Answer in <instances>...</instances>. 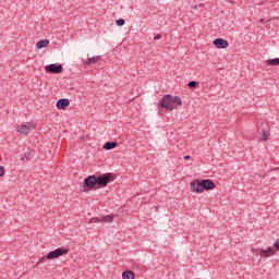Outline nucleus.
<instances>
[{"label":"nucleus","instance_id":"obj_15","mask_svg":"<svg viewBox=\"0 0 279 279\" xmlns=\"http://www.w3.org/2000/svg\"><path fill=\"white\" fill-rule=\"evenodd\" d=\"M122 278L123 279H134L135 278V274L132 270H126V271H123Z\"/></svg>","mask_w":279,"mask_h":279},{"label":"nucleus","instance_id":"obj_24","mask_svg":"<svg viewBox=\"0 0 279 279\" xmlns=\"http://www.w3.org/2000/svg\"><path fill=\"white\" fill-rule=\"evenodd\" d=\"M275 248H277V251H279V238L277 240H275Z\"/></svg>","mask_w":279,"mask_h":279},{"label":"nucleus","instance_id":"obj_9","mask_svg":"<svg viewBox=\"0 0 279 279\" xmlns=\"http://www.w3.org/2000/svg\"><path fill=\"white\" fill-rule=\"evenodd\" d=\"M214 45L218 48V49H227L229 46L228 40L223 39V38H217L214 40Z\"/></svg>","mask_w":279,"mask_h":279},{"label":"nucleus","instance_id":"obj_14","mask_svg":"<svg viewBox=\"0 0 279 279\" xmlns=\"http://www.w3.org/2000/svg\"><path fill=\"white\" fill-rule=\"evenodd\" d=\"M117 146H118V143H117V142H107V143L104 145V149H106V150H111V149H114Z\"/></svg>","mask_w":279,"mask_h":279},{"label":"nucleus","instance_id":"obj_8","mask_svg":"<svg viewBox=\"0 0 279 279\" xmlns=\"http://www.w3.org/2000/svg\"><path fill=\"white\" fill-rule=\"evenodd\" d=\"M275 254H276V250L272 248L271 246H268L267 248L259 250V256H262V257H269V255L274 256Z\"/></svg>","mask_w":279,"mask_h":279},{"label":"nucleus","instance_id":"obj_16","mask_svg":"<svg viewBox=\"0 0 279 279\" xmlns=\"http://www.w3.org/2000/svg\"><path fill=\"white\" fill-rule=\"evenodd\" d=\"M269 138V132L262 129V136L259 137V141L262 142H267Z\"/></svg>","mask_w":279,"mask_h":279},{"label":"nucleus","instance_id":"obj_18","mask_svg":"<svg viewBox=\"0 0 279 279\" xmlns=\"http://www.w3.org/2000/svg\"><path fill=\"white\" fill-rule=\"evenodd\" d=\"M114 219V215H107L101 218V222H112Z\"/></svg>","mask_w":279,"mask_h":279},{"label":"nucleus","instance_id":"obj_27","mask_svg":"<svg viewBox=\"0 0 279 279\" xmlns=\"http://www.w3.org/2000/svg\"><path fill=\"white\" fill-rule=\"evenodd\" d=\"M192 10L196 11V10H197V5H196V4L193 5V7H192Z\"/></svg>","mask_w":279,"mask_h":279},{"label":"nucleus","instance_id":"obj_10","mask_svg":"<svg viewBox=\"0 0 279 279\" xmlns=\"http://www.w3.org/2000/svg\"><path fill=\"white\" fill-rule=\"evenodd\" d=\"M202 183H203V190L205 191H211L215 189L216 184L209 180V179H203L202 180Z\"/></svg>","mask_w":279,"mask_h":279},{"label":"nucleus","instance_id":"obj_23","mask_svg":"<svg viewBox=\"0 0 279 279\" xmlns=\"http://www.w3.org/2000/svg\"><path fill=\"white\" fill-rule=\"evenodd\" d=\"M5 173V170L3 168V166H0V178H2Z\"/></svg>","mask_w":279,"mask_h":279},{"label":"nucleus","instance_id":"obj_20","mask_svg":"<svg viewBox=\"0 0 279 279\" xmlns=\"http://www.w3.org/2000/svg\"><path fill=\"white\" fill-rule=\"evenodd\" d=\"M117 25H118L119 27H122V26L125 25V21H124L123 19H119V20H117Z\"/></svg>","mask_w":279,"mask_h":279},{"label":"nucleus","instance_id":"obj_19","mask_svg":"<svg viewBox=\"0 0 279 279\" xmlns=\"http://www.w3.org/2000/svg\"><path fill=\"white\" fill-rule=\"evenodd\" d=\"M31 158H32L31 151H26V153L22 154V156H21L22 161L29 160Z\"/></svg>","mask_w":279,"mask_h":279},{"label":"nucleus","instance_id":"obj_21","mask_svg":"<svg viewBox=\"0 0 279 279\" xmlns=\"http://www.w3.org/2000/svg\"><path fill=\"white\" fill-rule=\"evenodd\" d=\"M197 86V82L196 81H190L189 82V87L190 88H195Z\"/></svg>","mask_w":279,"mask_h":279},{"label":"nucleus","instance_id":"obj_3","mask_svg":"<svg viewBox=\"0 0 279 279\" xmlns=\"http://www.w3.org/2000/svg\"><path fill=\"white\" fill-rule=\"evenodd\" d=\"M68 252H69V250L65 248L64 246L58 247L47 254V259H49V260L57 259L63 255H66Z\"/></svg>","mask_w":279,"mask_h":279},{"label":"nucleus","instance_id":"obj_12","mask_svg":"<svg viewBox=\"0 0 279 279\" xmlns=\"http://www.w3.org/2000/svg\"><path fill=\"white\" fill-rule=\"evenodd\" d=\"M49 45V40L48 39H40L37 44H36V48L37 49H44L47 48Z\"/></svg>","mask_w":279,"mask_h":279},{"label":"nucleus","instance_id":"obj_1","mask_svg":"<svg viewBox=\"0 0 279 279\" xmlns=\"http://www.w3.org/2000/svg\"><path fill=\"white\" fill-rule=\"evenodd\" d=\"M181 106L182 99L179 96H172L170 94H167L160 100V107L168 111H173L174 109Z\"/></svg>","mask_w":279,"mask_h":279},{"label":"nucleus","instance_id":"obj_4","mask_svg":"<svg viewBox=\"0 0 279 279\" xmlns=\"http://www.w3.org/2000/svg\"><path fill=\"white\" fill-rule=\"evenodd\" d=\"M45 70L47 73L60 74L63 71V66L61 63H51L49 65H46Z\"/></svg>","mask_w":279,"mask_h":279},{"label":"nucleus","instance_id":"obj_13","mask_svg":"<svg viewBox=\"0 0 279 279\" xmlns=\"http://www.w3.org/2000/svg\"><path fill=\"white\" fill-rule=\"evenodd\" d=\"M266 64L268 66H279V58L268 59L266 60Z\"/></svg>","mask_w":279,"mask_h":279},{"label":"nucleus","instance_id":"obj_22","mask_svg":"<svg viewBox=\"0 0 279 279\" xmlns=\"http://www.w3.org/2000/svg\"><path fill=\"white\" fill-rule=\"evenodd\" d=\"M90 222H92V223L101 222V219L98 218V217H95V218H92Z\"/></svg>","mask_w":279,"mask_h":279},{"label":"nucleus","instance_id":"obj_2","mask_svg":"<svg viewBox=\"0 0 279 279\" xmlns=\"http://www.w3.org/2000/svg\"><path fill=\"white\" fill-rule=\"evenodd\" d=\"M36 129V124L33 122H26L17 125V133L20 135H28L31 131Z\"/></svg>","mask_w":279,"mask_h":279},{"label":"nucleus","instance_id":"obj_25","mask_svg":"<svg viewBox=\"0 0 279 279\" xmlns=\"http://www.w3.org/2000/svg\"><path fill=\"white\" fill-rule=\"evenodd\" d=\"M161 39V35L160 34H158V35H156L155 36V40L157 41V40H160Z\"/></svg>","mask_w":279,"mask_h":279},{"label":"nucleus","instance_id":"obj_5","mask_svg":"<svg viewBox=\"0 0 279 279\" xmlns=\"http://www.w3.org/2000/svg\"><path fill=\"white\" fill-rule=\"evenodd\" d=\"M193 193L202 194L204 192L203 180H194L191 182Z\"/></svg>","mask_w":279,"mask_h":279},{"label":"nucleus","instance_id":"obj_6","mask_svg":"<svg viewBox=\"0 0 279 279\" xmlns=\"http://www.w3.org/2000/svg\"><path fill=\"white\" fill-rule=\"evenodd\" d=\"M111 177L109 174H105V175H99L97 178V184L106 187L108 185V183L110 182Z\"/></svg>","mask_w":279,"mask_h":279},{"label":"nucleus","instance_id":"obj_7","mask_svg":"<svg viewBox=\"0 0 279 279\" xmlns=\"http://www.w3.org/2000/svg\"><path fill=\"white\" fill-rule=\"evenodd\" d=\"M84 183L88 189H93L97 184V177L94 174L88 175L87 178H85Z\"/></svg>","mask_w":279,"mask_h":279},{"label":"nucleus","instance_id":"obj_26","mask_svg":"<svg viewBox=\"0 0 279 279\" xmlns=\"http://www.w3.org/2000/svg\"><path fill=\"white\" fill-rule=\"evenodd\" d=\"M184 159H185V160H190V159H191V156H190V155H186V156H184Z\"/></svg>","mask_w":279,"mask_h":279},{"label":"nucleus","instance_id":"obj_11","mask_svg":"<svg viewBox=\"0 0 279 279\" xmlns=\"http://www.w3.org/2000/svg\"><path fill=\"white\" fill-rule=\"evenodd\" d=\"M70 105V100L68 98H62L57 101V108L59 110H65Z\"/></svg>","mask_w":279,"mask_h":279},{"label":"nucleus","instance_id":"obj_17","mask_svg":"<svg viewBox=\"0 0 279 279\" xmlns=\"http://www.w3.org/2000/svg\"><path fill=\"white\" fill-rule=\"evenodd\" d=\"M100 59H101V56L90 57V58H88V63L96 64Z\"/></svg>","mask_w":279,"mask_h":279},{"label":"nucleus","instance_id":"obj_28","mask_svg":"<svg viewBox=\"0 0 279 279\" xmlns=\"http://www.w3.org/2000/svg\"><path fill=\"white\" fill-rule=\"evenodd\" d=\"M40 263H44V258H40V259H39V264H40Z\"/></svg>","mask_w":279,"mask_h":279}]
</instances>
